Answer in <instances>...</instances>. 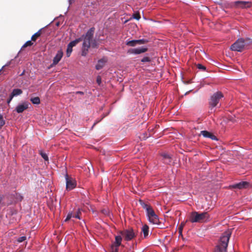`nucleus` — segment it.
<instances>
[{"label":"nucleus","mask_w":252,"mask_h":252,"mask_svg":"<svg viewBox=\"0 0 252 252\" xmlns=\"http://www.w3.org/2000/svg\"><path fill=\"white\" fill-rule=\"evenodd\" d=\"M41 34V30H39L37 32L35 33L31 37V40L33 41H36L38 37Z\"/></svg>","instance_id":"obj_21"},{"label":"nucleus","mask_w":252,"mask_h":252,"mask_svg":"<svg viewBox=\"0 0 252 252\" xmlns=\"http://www.w3.org/2000/svg\"><path fill=\"white\" fill-rule=\"evenodd\" d=\"M79 213H80V211H79V209H78L76 214L73 215V218H75L78 219L79 220H80L81 218L79 216Z\"/></svg>","instance_id":"obj_42"},{"label":"nucleus","mask_w":252,"mask_h":252,"mask_svg":"<svg viewBox=\"0 0 252 252\" xmlns=\"http://www.w3.org/2000/svg\"><path fill=\"white\" fill-rule=\"evenodd\" d=\"M221 231V252H226L228 244L229 241L230 237L232 234L231 229H227L226 226H224Z\"/></svg>","instance_id":"obj_2"},{"label":"nucleus","mask_w":252,"mask_h":252,"mask_svg":"<svg viewBox=\"0 0 252 252\" xmlns=\"http://www.w3.org/2000/svg\"><path fill=\"white\" fill-rule=\"evenodd\" d=\"M31 105V103L27 101L19 103L15 107L14 111L18 114L23 113L25 110H27L29 106Z\"/></svg>","instance_id":"obj_10"},{"label":"nucleus","mask_w":252,"mask_h":252,"mask_svg":"<svg viewBox=\"0 0 252 252\" xmlns=\"http://www.w3.org/2000/svg\"><path fill=\"white\" fill-rule=\"evenodd\" d=\"M250 186V183L247 181H241L229 185V187L233 189H247Z\"/></svg>","instance_id":"obj_9"},{"label":"nucleus","mask_w":252,"mask_h":252,"mask_svg":"<svg viewBox=\"0 0 252 252\" xmlns=\"http://www.w3.org/2000/svg\"><path fill=\"white\" fill-rule=\"evenodd\" d=\"M66 181V189L67 190H70L74 189L76 186V183L71 178H69L67 174L65 176Z\"/></svg>","instance_id":"obj_12"},{"label":"nucleus","mask_w":252,"mask_h":252,"mask_svg":"<svg viewBox=\"0 0 252 252\" xmlns=\"http://www.w3.org/2000/svg\"><path fill=\"white\" fill-rule=\"evenodd\" d=\"M139 202L140 205L142 207V208L146 210V212L148 210V209H150L151 207L150 205H149L148 204H146L145 202H144V201H143L141 199H140L139 200Z\"/></svg>","instance_id":"obj_19"},{"label":"nucleus","mask_w":252,"mask_h":252,"mask_svg":"<svg viewBox=\"0 0 252 252\" xmlns=\"http://www.w3.org/2000/svg\"><path fill=\"white\" fill-rule=\"evenodd\" d=\"M57 64H50V65L49 66H47L46 67L48 68V69H50L51 68H52L53 67L55 66V65H56Z\"/></svg>","instance_id":"obj_47"},{"label":"nucleus","mask_w":252,"mask_h":252,"mask_svg":"<svg viewBox=\"0 0 252 252\" xmlns=\"http://www.w3.org/2000/svg\"><path fill=\"white\" fill-rule=\"evenodd\" d=\"M148 51V48L143 46L140 48H131L128 50L127 53L129 54L138 55L145 53Z\"/></svg>","instance_id":"obj_13"},{"label":"nucleus","mask_w":252,"mask_h":252,"mask_svg":"<svg viewBox=\"0 0 252 252\" xmlns=\"http://www.w3.org/2000/svg\"><path fill=\"white\" fill-rule=\"evenodd\" d=\"M191 90H190V91H188V92H186V93L185 94V95H186L188 94L190 92H191Z\"/></svg>","instance_id":"obj_54"},{"label":"nucleus","mask_w":252,"mask_h":252,"mask_svg":"<svg viewBox=\"0 0 252 252\" xmlns=\"http://www.w3.org/2000/svg\"><path fill=\"white\" fill-rule=\"evenodd\" d=\"M103 64H96L95 68L96 70H99L103 68Z\"/></svg>","instance_id":"obj_40"},{"label":"nucleus","mask_w":252,"mask_h":252,"mask_svg":"<svg viewBox=\"0 0 252 252\" xmlns=\"http://www.w3.org/2000/svg\"><path fill=\"white\" fill-rule=\"evenodd\" d=\"M96 82L99 86H100L101 84V78L99 75H98L96 77Z\"/></svg>","instance_id":"obj_41"},{"label":"nucleus","mask_w":252,"mask_h":252,"mask_svg":"<svg viewBox=\"0 0 252 252\" xmlns=\"http://www.w3.org/2000/svg\"><path fill=\"white\" fill-rule=\"evenodd\" d=\"M71 218H73V213L72 212H69L67 215L66 218L64 220V222H66L70 220Z\"/></svg>","instance_id":"obj_29"},{"label":"nucleus","mask_w":252,"mask_h":252,"mask_svg":"<svg viewBox=\"0 0 252 252\" xmlns=\"http://www.w3.org/2000/svg\"><path fill=\"white\" fill-rule=\"evenodd\" d=\"M149 226L147 224H145L142 226V232L143 233L144 238H146L148 236L149 232Z\"/></svg>","instance_id":"obj_17"},{"label":"nucleus","mask_w":252,"mask_h":252,"mask_svg":"<svg viewBox=\"0 0 252 252\" xmlns=\"http://www.w3.org/2000/svg\"><path fill=\"white\" fill-rule=\"evenodd\" d=\"M119 233L120 234L119 235L121 236L122 237H123L125 240L126 241L131 240L136 236L133 229L131 228L120 231Z\"/></svg>","instance_id":"obj_7"},{"label":"nucleus","mask_w":252,"mask_h":252,"mask_svg":"<svg viewBox=\"0 0 252 252\" xmlns=\"http://www.w3.org/2000/svg\"><path fill=\"white\" fill-rule=\"evenodd\" d=\"M252 43V41L249 38H240L231 45L230 49L232 51L241 52L248 49Z\"/></svg>","instance_id":"obj_1"},{"label":"nucleus","mask_w":252,"mask_h":252,"mask_svg":"<svg viewBox=\"0 0 252 252\" xmlns=\"http://www.w3.org/2000/svg\"><path fill=\"white\" fill-rule=\"evenodd\" d=\"M232 69L233 68L231 66L227 65V64L221 63V70L231 71Z\"/></svg>","instance_id":"obj_26"},{"label":"nucleus","mask_w":252,"mask_h":252,"mask_svg":"<svg viewBox=\"0 0 252 252\" xmlns=\"http://www.w3.org/2000/svg\"><path fill=\"white\" fill-rule=\"evenodd\" d=\"M233 119V117L232 116H229V118H228V120L229 121H232Z\"/></svg>","instance_id":"obj_52"},{"label":"nucleus","mask_w":252,"mask_h":252,"mask_svg":"<svg viewBox=\"0 0 252 252\" xmlns=\"http://www.w3.org/2000/svg\"><path fill=\"white\" fill-rule=\"evenodd\" d=\"M5 121L3 119L2 114L0 113V129L5 125Z\"/></svg>","instance_id":"obj_27"},{"label":"nucleus","mask_w":252,"mask_h":252,"mask_svg":"<svg viewBox=\"0 0 252 252\" xmlns=\"http://www.w3.org/2000/svg\"><path fill=\"white\" fill-rule=\"evenodd\" d=\"M94 28H91L86 33L83 39V47L86 49H89L91 46V42L92 40Z\"/></svg>","instance_id":"obj_5"},{"label":"nucleus","mask_w":252,"mask_h":252,"mask_svg":"<svg viewBox=\"0 0 252 252\" xmlns=\"http://www.w3.org/2000/svg\"><path fill=\"white\" fill-rule=\"evenodd\" d=\"M224 150V149L221 147V162H225V156H226V154H224V153H222V151Z\"/></svg>","instance_id":"obj_37"},{"label":"nucleus","mask_w":252,"mask_h":252,"mask_svg":"<svg viewBox=\"0 0 252 252\" xmlns=\"http://www.w3.org/2000/svg\"><path fill=\"white\" fill-rule=\"evenodd\" d=\"M27 239V237L26 236H21V237H19L17 239V241L19 243H21V242H24V241H25Z\"/></svg>","instance_id":"obj_32"},{"label":"nucleus","mask_w":252,"mask_h":252,"mask_svg":"<svg viewBox=\"0 0 252 252\" xmlns=\"http://www.w3.org/2000/svg\"><path fill=\"white\" fill-rule=\"evenodd\" d=\"M201 134L204 137L206 138H210L212 133L208 131L207 130H202L201 131Z\"/></svg>","instance_id":"obj_25"},{"label":"nucleus","mask_w":252,"mask_h":252,"mask_svg":"<svg viewBox=\"0 0 252 252\" xmlns=\"http://www.w3.org/2000/svg\"><path fill=\"white\" fill-rule=\"evenodd\" d=\"M72 51V48L71 46H69V45H67V49H66V56L67 57H69L71 52Z\"/></svg>","instance_id":"obj_30"},{"label":"nucleus","mask_w":252,"mask_h":252,"mask_svg":"<svg viewBox=\"0 0 252 252\" xmlns=\"http://www.w3.org/2000/svg\"><path fill=\"white\" fill-rule=\"evenodd\" d=\"M14 97L10 94L9 98L7 100V103L9 105Z\"/></svg>","instance_id":"obj_45"},{"label":"nucleus","mask_w":252,"mask_h":252,"mask_svg":"<svg viewBox=\"0 0 252 252\" xmlns=\"http://www.w3.org/2000/svg\"><path fill=\"white\" fill-rule=\"evenodd\" d=\"M189 82H186V83L189 84Z\"/></svg>","instance_id":"obj_58"},{"label":"nucleus","mask_w":252,"mask_h":252,"mask_svg":"<svg viewBox=\"0 0 252 252\" xmlns=\"http://www.w3.org/2000/svg\"><path fill=\"white\" fill-rule=\"evenodd\" d=\"M3 198L4 196L3 195H0V204H3L2 201L3 199Z\"/></svg>","instance_id":"obj_49"},{"label":"nucleus","mask_w":252,"mask_h":252,"mask_svg":"<svg viewBox=\"0 0 252 252\" xmlns=\"http://www.w3.org/2000/svg\"><path fill=\"white\" fill-rule=\"evenodd\" d=\"M220 99V91L214 93L211 96L209 101L211 113L216 111V107Z\"/></svg>","instance_id":"obj_4"},{"label":"nucleus","mask_w":252,"mask_h":252,"mask_svg":"<svg viewBox=\"0 0 252 252\" xmlns=\"http://www.w3.org/2000/svg\"><path fill=\"white\" fill-rule=\"evenodd\" d=\"M74 1V0H69V4H71L72 3H73Z\"/></svg>","instance_id":"obj_51"},{"label":"nucleus","mask_w":252,"mask_h":252,"mask_svg":"<svg viewBox=\"0 0 252 252\" xmlns=\"http://www.w3.org/2000/svg\"><path fill=\"white\" fill-rule=\"evenodd\" d=\"M209 216L207 212L199 213L198 212H192L190 215V220L191 222H204L209 220Z\"/></svg>","instance_id":"obj_3"},{"label":"nucleus","mask_w":252,"mask_h":252,"mask_svg":"<svg viewBox=\"0 0 252 252\" xmlns=\"http://www.w3.org/2000/svg\"><path fill=\"white\" fill-rule=\"evenodd\" d=\"M30 100L33 104L38 105L40 103V100L39 97L36 96L34 97H31Z\"/></svg>","instance_id":"obj_20"},{"label":"nucleus","mask_w":252,"mask_h":252,"mask_svg":"<svg viewBox=\"0 0 252 252\" xmlns=\"http://www.w3.org/2000/svg\"><path fill=\"white\" fill-rule=\"evenodd\" d=\"M63 55V52L62 50L58 51L56 56L53 60V63H58L61 60Z\"/></svg>","instance_id":"obj_16"},{"label":"nucleus","mask_w":252,"mask_h":252,"mask_svg":"<svg viewBox=\"0 0 252 252\" xmlns=\"http://www.w3.org/2000/svg\"><path fill=\"white\" fill-rule=\"evenodd\" d=\"M235 4L236 6L242 8L251 6V2L245 1H235Z\"/></svg>","instance_id":"obj_15"},{"label":"nucleus","mask_w":252,"mask_h":252,"mask_svg":"<svg viewBox=\"0 0 252 252\" xmlns=\"http://www.w3.org/2000/svg\"><path fill=\"white\" fill-rule=\"evenodd\" d=\"M23 93L22 90L21 89L17 88V89H14L12 92L11 93V94L13 96H17L18 95H19Z\"/></svg>","instance_id":"obj_18"},{"label":"nucleus","mask_w":252,"mask_h":252,"mask_svg":"<svg viewBox=\"0 0 252 252\" xmlns=\"http://www.w3.org/2000/svg\"><path fill=\"white\" fill-rule=\"evenodd\" d=\"M149 40L147 39H141L138 40H127L126 42V44L130 47H135L137 45L145 44L149 42Z\"/></svg>","instance_id":"obj_11"},{"label":"nucleus","mask_w":252,"mask_h":252,"mask_svg":"<svg viewBox=\"0 0 252 252\" xmlns=\"http://www.w3.org/2000/svg\"><path fill=\"white\" fill-rule=\"evenodd\" d=\"M106 116H107V115H103L102 116V118L100 120H96L95 122L94 123V125L92 126V128H93L95 125H96L97 123H98L99 122H100L105 117H106Z\"/></svg>","instance_id":"obj_36"},{"label":"nucleus","mask_w":252,"mask_h":252,"mask_svg":"<svg viewBox=\"0 0 252 252\" xmlns=\"http://www.w3.org/2000/svg\"><path fill=\"white\" fill-rule=\"evenodd\" d=\"M146 215L150 222L159 225L160 221L158 216L152 207L146 211Z\"/></svg>","instance_id":"obj_6"},{"label":"nucleus","mask_w":252,"mask_h":252,"mask_svg":"<svg viewBox=\"0 0 252 252\" xmlns=\"http://www.w3.org/2000/svg\"><path fill=\"white\" fill-rule=\"evenodd\" d=\"M197 68L199 69H201L203 70H205L206 68L205 66L203 65L202 64H196Z\"/></svg>","instance_id":"obj_38"},{"label":"nucleus","mask_w":252,"mask_h":252,"mask_svg":"<svg viewBox=\"0 0 252 252\" xmlns=\"http://www.w3.org/2000/svg\"><path fill=\"white\" fill-rule=\"evenodd\" d=\"M152 61L149 57H145L141 60L142 62H151Z\"/></svg>","instance_id":"obj_35"},{"label":"nucleus","mask_w":252,"mask_h":252,"mask_svg":"<svg viewBox=\"0 0 252 252\" xmlns=\"http://www.w3.org/2000/svg\"><path fill=\"white\" fill-rule=\"evenodd\" d=\"M214 252H220V244H219L217 245Z\"/></svg>","instance_id":"obj_43"},{"label":"nucleus","mask_w":252,"mask_h":252,"mask_svg":"<svg viewBox=\"0 0 252 252\" xmlns=\"http://www.w3.org/2000/svg\"><path fill=\"white\" fill-rule=\"evenodd\" d=\"M89 49H86L85 48L82 47V55L83 56H85L88 52Z\"/></svg>","instance_id":"obj_39"},{"label":"nucleus","mask_w":252,"mask_h":252,"mask_svg":"<svg viewBox=\"0 0 252 252\" xmlns=\"http://www.w3.org/2000/svg\"><path fill=\"white\" fill-rule=\"evenodd\" d=\"M132 16L134 19H136L137 20H139L141 18L139 12L134 13Z\"/></svg>","instance_id":"obj_33"},{"label":"nucleus","mask_w":252,"mask_h":252,"mask_svg":"<svg viewBox=\"0 0 252 252\" xmlns=\"http://www.w3.org/2000/svg\"><path fill=\"white\" fill-rule=\"evenodd\" d=\"M150 136V134H149V133H148L147 132H145V133H143L141 135V136H140V138L141 140H145L148 137H149Z\"/></svg>","instance_id":"obj_28"},{"label":"nucleus","mask_w":252,"mask_h":252,"mask_svg":"<svg viewBox=\"0 0 252 252\" xmlns=\"http://www.w3.org/2000/svg\"><path fill=\"white\" fill-rule=\"evenodd\" d=\"M32 40H29L27 41L22 47L21 49V51L20 52H21L24 49L28 46H31L33 45V42L32 41Z\"/></svg>","instance_id":"obj_24"},{"label":"nucleus","mask_w":252,"mask_h":252,"mask_svg":"<svg viewBox=\"0 0 252 252\" xmlns=\"http://www.w3.org/2000/svg\"><path fill=\"white\" fill-rule=\"evenodd\" d=\"M25 71V70H24L23 71V72H22V73H21L19 75H20V76H21L23 75H24V74Z\"/></svg>","instance_id":"obj_53"},{"label":"nucleus","mask_w":252,"mask_h":252,"mask_svg":"<svg viewBox=\"0 0 252 252\" xmlns=\"http://www.w3.org/2000/svg\"><path fill=\"white\" fill-rule=\"evenodd\" d=\"M40 155L45 161L48 160V157L46 153L41 152Z\"/></svg>","instance_id":"obj_31"},{"label":"nucleus","mask_w":252,"mask_h":252,"mask_svg":"<svg viewBox=\"0 0 252 252\" xmlns=\"http://www.w3.org/2000/svg\"><path fill=\"white\" fill-rule=\"evenodd\" d=\"M221 119L223 118V114L221 113Z\"/></svg>","instance_id":"obj_57"},{"label":"nucleus","mask_w":252,"mask_h":252,"mask_svg":"<svg viewBox=\"0 0 252 252\" xmlns=\"http://www.w3.org/2000/svg\"><path fill=\"white\" fill-rule=\"evenodd\" d=\"M218 241H219V242H220V237L219 238V239H218Z\"/></svg>","instance_id":"obj_56"},{"label":"nucleus","mask_w":252,"mask_h":252,"mask_svg":"<svg viewBox=\"0 0 252 252\" xmlns=\"http://www.w3.org/2000/svg\"><path fill=\"white\" fill-rule=\"evenodd\" d=\"M75 94H81V95H83L84 94V93L82 91H77L75 92Z\"/></svg>","instance_id":"obj_48"},{"label":"nucleus","mask_w":252,"mask_h":252,"mask_svg":"<svg viewBox=\"0 0 252 252\" xmlns=\"http://www.w3.org/2000/svg\"><path fill=\"white\" fill-rule=\"evenodd\" d=\"M102 213L105 215H107V216H109V214H110V212L109 211V210H107V209H103L102 210Z\"/></svg>","instance_id":"obj_44"},{"label":"nucleus","mask_w":252,"mask_h":252,"mask_svg":"<svg viewBox=\"0 0 252 252\" xmlns=\"http://www.w3.org/2000/svg\"><path fill=\"white\" fill-rule=\"evenodd\" d=\"M162 162L166 165H170L172 162V157L170 155L166 153H162L160 154Z\"/></svg>","instance_id":"obj_14"},{"label":"nucleus","mask_w":252,"mask_h":252,"mask_svg":"<svg viewBox=\"0 0 252 252\" xmlns=\"http://www.w3.org/2000/svg\"><path fill=\"white\" fill-rule=\"evenodd\" d=\"M82 40L81 38L76 39L75 40L71 41L68 45L71 46L72 48L76 46V45Z\"/></svg>","instance_id":"obj_23"},{"label":"nucleus","mask_w":252,"mask_h":252,"mask_svg":"<svg viewBox=\"0 0 252 252\" xmlns=\"http://www.w3.org/2000/svg\"><path fill=\"white\" fill-rule=\"evenodd\" d=\"M221 99L224 97L223 95V94L222 93H221Z\"/></svg>","instance_id":"obj_55"},{"label":"nucleus","mask_w":252,"mask_h":252,"mask_svg":"<svg viewBox=\"0 0 252 252\" xmlns=\"http://www.w3.org/2000/svg\"><path fill=\"white\" fill-rule=\"evenodd\" d=\"M209 138L211 139L212 140H216V141L219 140V139L215 135L213 134L212 133Z\"/></svg>","instance_id":"obj_46"},{"label":"nucleus","mask_w":252,"mask_h":252,"mask_svg":"<svg viewBox=\"0 0 252 252\" xmlns=\"http://www.w3.org/2000/svg\"><path fill=\"white\" fill-rule=\"evenodd\" d=\"M108 62V59L107 57H103L102 59L98 60V63H106Z\"/></svg>","instance_id":"obj_34"},{"label":"nucleus","mask_w":252,"mask_h":252,"mask_svg":"<svg viewBox=\"0 0 252 252\" xmlns=\"http://www.w3.org/2000/svg\"><path fill=\"white\" fill-rule=\"evenodd\" d=\"M122 238L120 235L115 237V241L112 242L110 247L111 252H118L119 247L122 245Z\"/></svg>","instance_id":"obj_8"},{"label":"nucleus","mask_w":252,"mask_h":252,"mask_svg":"<svg viewBox=\"0 0 252 252\" xmlns=\"http://www.w3.org/2000/svg\"><path fill=\"white\" fill-rule=\"evenodd\" d=\"M14 198L15 199V202L21 201L23 199V196L19 193H16L14 195Z\"/></svg>","instance_id":"obj_22"},{"label":"nucleus","mask_w":252,"mask_h":252,"mask_svg":"<svg viewBox=\"0 0 252 252\" xmlns=\"http://www.w3.org/2000/svg\"><path fill=\"white\" fill-rule=\"evenodd\" d=\"M9 64H5L4 65H3L1 68V69H0V72L1 71V70L3 69V68L5 67V66H8Z\"/></svg>","instance_id":"obj_50"}]
</instances>
